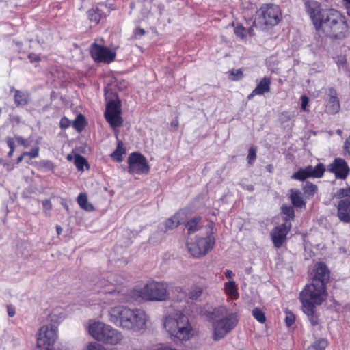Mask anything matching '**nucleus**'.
<instances>
[{
  "label": "nucleus",
  "instance_id": "obj_48",
  "mask_svg": "<svg viewBox=\"0 0 350 350\" xmlns=\"http://www.w3.org/2000/svg\"><path fill=\"white\" fill-rule=\"evenodd\" d=\"M301 109L304 111L306 110V107L308 104L309 99L306 96H302L301 97Z\"/></svg>",
  "mask_w": 350,
  "mask_h": 350
},
{
  "label": "nucleus",
  "instance_id": "obj_42",
  "mask_svg": "<svg viewBox=\"0 0 350 350\" xmlns=\"http://www.w3.org/2000/svg\"><path fill=\"white\" fill-rule=\"evenodd\" d=\"M42 203L44 211L46 215H49V212L52 208V204L51 200L49 199H45L42 201Z\"/></svg>",
  "mask_w": 350,
  "mask_h": 350
},
{
  "label": "nucleus",
  "instance_id": "obj_19",
  "mask_svg": "<svg viewBox=\"0 0 350 350\" xmlns=\"http://www.w3.org/2000/svg\"><path fill=\"white\" fill-rule=\"evenodd\" d=\"M337 215L340 221L350 222V198L341 199L337 204Z\"/></svg>",
  "mask_w": 350,
  "mask_h": 350
},
{
  "label": "nucleus",
  "instance_id": "obj_52",
  "mask_svg": "<svg viewBox=\"0 0 350 350\" xmlns=\"http://www.w3.org/2000/svg\"><path fill=\"white\" fill-rule=\"evenodd\" d=\"M145 34V31L143 29L137 28L135 31V38H138Z\"/></svg>",
  "mask_w": 350,
  "mask_h": 350
},
{
  "label": "nucleus",
  "instance_id": "obj_32",
  "mask_svg": "<svg viewBox=\"0 0 350 350\" xmlns=\"http://www.w3.org/2000/svg\"><path fill=\"white\" fill-rule=\"evenodd\" d=\"M125 153V150L123 147V143L122 141L118 142V146L116 150L111 154V157L113 160L118 162L122 161V155Z\"/></svg>",
  "mask_w": 350,
  "mask_h": 350
},
{
  "label": "nucleus",
  "instance_id": "obj_59",
  "mask_svg": "<svg viewBox=\"0 0 350 350\" xmlns=\"http://www.w3.org/2000/svg\"><path fill=\"white\" fill-rule=\"evenodd\" d=\"M25 156V155H23V153L20 157H18L17 161H16L17 164L20 163L23 161V157Z\"/></svg>",
  "mask_w": 350,
  "mask_h": 350
},
{
  "label": "nucleus",
  "instance_id": "obj_64",
  "mask_svg": "<svg viewBox=\"0 0 350 350\" xmlns=\"http://www.w3.org/2000/svg\"><path fill=\"white\" fill-rule=\"evenodd\" d=\"M347 13L350 16V4L347 5Z\"/></svg>",
  "mask_w": 350,
  "mask_h": 350
},
{
  "label": "nucleus",
  "instance_id": "obj_14",
  "mask_svg": "<svg viewBox=\"0 0 350 350\" xmlns=\"http://www.w3.org/2000/svg\"><path fill=\"white\" fill-rule=\"evenodd\" d=\"M90 53L92 58L99 62L110 63L116 57V53L109 48L94 43L91 45Z\"/></svg>",
  "mask_w": 350,
  "mask_h": 350
},
{
  "label": "nucleus",
  "instance_id": "obj_23",
  "mask_svg": "<svg viewBox=\"0 0 350 350\" xmlns=\"http://www.w3.org/2000/svg\"><path fill=\"white\" fill-rule=\"evenodd\" d=\"M184 215L183 212H178L172 217L167 219L165 221V230H172L178 227L183 221Z\"/></svg>",
  "mask_w": 350,
  "mask_h": 350
},
{
  "label": "nucleus",
  "instance_id": "obj_36",
  "mask_svg": "<svg viewBox=\"0 0 350 350\" xmlns=\"http://www.w3.org/2000/svg\"><path fill=\"white\" fill-rule=\"evenodd\" d=\"M75 165L79 171H83V167L88 165V162L83 156L77 154L75 157Z\"/></svg>",
  "mask_w": 350,
  "mask_h": 350
},
{
  "label": "nucleus",
  "instance_id": "obj_41",
  "mask_svg": "<svg viewBox=\"0 0 350 350\" xmlns=\"http://www.w3.org/2000/svg\"><path fill=\"white\" fill-rule=\"evenodd\" d=\"M314 308L315 307H312L311 314L307 312L306 310H303L304 312L308 317L310 321L313 325L318 324V318L314 315Z\"/></svg>",
  "mask_w": 350,
  "mask_h": 350
},
{
  "label": "nucleus",
  "instance_id": "obj_56",
  "mask_svg": "<svg viewBox=\"0 0 350 350\" xmlns=\"http://www.w3.org/2000/svg\"><path fill=\"white\" fill-rule=\"evenodd\" d=\"M156 350H176L174 348H172L168 346H161L159 348H157Z\"/></svg>",
  "mask_w": 350,
  "mask_h": 350
},
{
  "label": "nucleus",
  "instance_id": "obj_8",
  "mask_svg": "<svg viewBox=\"0 0 350 350\" xmlns=\"http://www.w3.org/2000/svg\"><path fill=\"white\" fill-rule=\"evenodd\" d=\"M149 318L146 312L139 308H129L124 329L139 331L146 326Z\"/></svg>",
  "mask_w": 350,
  "mask_h": 350
},
{
  "label": "nucleus",
  "instance_id": "obj_30",
  "mask_svg": "<svg viewBox=\"0 0 350 350\" xmlns=\"http://www.w3.org/2000/svg\"><path fill=\"white\" fill-rule=\"evenodd\" d=\"M234 31L236 36L241 39H244L247 34L251 36H254L253 29L252 27L247 29L239 24L235 26Z\"/></svg>",
  "mask_w": 350,
  "mask_h": 350
},
{
  "label": "nucleus",
  "instance_id": "obj_31",
  "mask_svg": "<svg viewBox=\"0 0 350 350\" xmlns=\"http://www.w3.org/2000/svg\"><path fill=\"white\" fill-rule=\"evenodd\" d=\"M28 98L27 93L19 90L15 91L14 102L18 106L25 105L28 103Z\"/></svg>",
  "mask_w": 350,
  "mask_h": 350
},
{
  "label": "nucleus",
  "instance_id": "obj_7",
  "mask_svg": "<svg viewBox=\"0 0 350 350\" xmlns=\"http://www.w3.org/2000/svg\"><path fill=\"white\" fill-rule=\"evenodd\" d=\"M282 18V12L279 6L266 5L262 6L258 11L257 22L261 25L274 26L279 23Z\"/></svg>",
  "mask_w": 350,
  "mask_h": 350
},
{
  "label": "nucleus",
  "instance_id": "obj_1",
  "mask_svg": "<svg viewBox=\"0 0 350 350\" xmlns=\"http://www.w3.org/2000/svg\"><path fill=\"white\" fill-rule=\"evenodd\" d=\"M304 5L317 30L322 31L332 38L341 39L346 36L348 25L338 12L323 9L321 5L314 0H304Z\"/></svg>",
  "mask_w": 350,
  "mask_h": 350
},
{
  "label": "nucleus",
  "instance_id": "obj_47",
  "mask_svg": "<svg viewBox=\"0 0 350 350\" xmlns=\"http://www.w3.org/2000/svg\"><path fill=\"white\" fill-rule=\"evenodd\" d=\"M70 126V121L69 120L64 117L60 120V127L62 129H67Z\"/></svg>",
  "mask_w": 350,
  "mask_h": 350
},
{
  "label": "nucleus",
  "instance_id": "obj_34",
  "mask_svg": "<svg viewBox=\"0 0 350 350\" xmlns=\"http://www.w3.org/2000/svg\"><path fill=\"white\" fill-rule=\"evenodd\" d=\"M282 213L285 215L284 220L286 221L293 220L295 217V211L293 206L288 205H283L281 207Z\"/></svg>",
  "mask_w": 350,
  "mask_h": 350
},
{
  "label": "nucleus",
  "instance_id": "obj_2",
  "mask_svg": "<svg viewBox=\"0 0 350 350\" xmlns=\"http://www.w3.org/2000/svg\"><path fill=\"white\" fill-rule=\"evenodd\" d=\"M165 330L179 340H188L193 335L188 317L180 311L170 314L164 319Z\"/></svg>",
  "mask_w": 350,
  "mask_h": 350
},
{
  "label": "nucleus",
  "instance_id": "obj_49",
  "mask_svg": "<svg viewBox=\"0 0 350 350\" xmlns=\"http://www.w3.org/2000/svg\"><path fill=\"white\" fill-rule=\"evenodd\" d=\"M15 139L22 146H23L25 147L28 146L27 141L25 139H24L23 137H22L21 136H15Z\"/></svg>",
  "mask_w": 350,
  "mask_h": 350
},
{
  "label": "nucleus",
  "instance_id": "obj_45",
  "mask_svg": "<svg viewBox=\"0 0 350 350\" xmlns=\"http://www.w3.org/2000/svg\"><path fill=\"white\" fill-rule=\"evenodd\" d=\"M295 319V318L293 313H291V312L286 313V317L285 318V322L288 327H290L291 325H292L294 323Z\"/></svg>",
  "mask_w": 350,
  "mask_h": 350
},
{
  "label": "nucleus",
  "instance_id": "obj_35",
  "mask_svg": "<svg viewBox=\"0 0 350 350\" xmlns=\"http://www.w3.org/2000/svg\"><path fill=\"white\" fill-rule=\"evenodd\" d=\"M72 125L77 131H81L85 126V117L82 114L77 115Z\"/></svg>",
  "mask_w": 350,
  "mask_h": 350
},
{
  "label": "nucleus",
  "instance_id": "obj_40",
  "mask_svg": "<svg viewBox=\"0 0 350 350\" xmlns=\"http://www.w3.org/2000/svg\"><path fill=\"white\" fill-rule=\"evenodd\" d=\"M328 345L327 340L321 338L315 342L314 347L316 350H324Z\"/></svg>",
  "mask_w": 350,
  "mask_h": 350
},
{
  "label": "nucleus",
  "instance_id": "obj_44",
  "mask_svg": "<svg viewBox=\"0 0 350 350\" xmlns=\"http://www.w3.org/2000/svg\"><path fill=\"white\" fill-rule=\"evenodd\" d=\"M256 150L253 147H251L249 149V153L247 155L248 163L250 164L252 163L253 161L256 159Z\"/></svg>",
  "mask_w": 350,
  "mask_h": 350
},
{
  "label": "nucleus",
  "instance_id": "obj_43",
  "mask_svg": "<svg viewBox=\"0 0 350 350\" xmlns=\"http://www.w3.org/2000/svg\"><path fill=\"white\" fill-rule=\"evenodd\" d=\"M85 350H105V348L100 344L91 342L87 346Z\"/></svg>",
  "mask_w": 350,
  "mask_h": 350
},
{
  "label": "nucleus",
  "instance_id": "obj_37",
  "mask_svg": "<svg viewBox=\"0 0 350 350\" xmlns=\"http://www.w3.org/2000/svg\"><path fill=\"white\" fill-rule=\"evenodd\" d=\"M242 69H232L229 72V79L232 81H238L243 77Z\"/></svg>",
  "mask_w": 350,
  "mask_h": 350
},
{
  "label": "nucleus",
  "instance_id": "obj_27",
  "mask_svg": "<svg viewBox=\"0 0 350 350\" xmlns=\"http://www.w3.org/2000/svg\"><path fill=\"white\" fill-rule=\"evenodd\" d=\"M224 291L226 295L234 299H237L239 298V293L237 291L236 283L234 280H231L224 284Z\"/></svg>",
  "mask_w": 350,
  "mask_h": 350
},
{
  "label": "nucleus",
  "instance_id": "obj_61",
  "mask_svg": "<svg viewBox=\"0 0 350 350\" xmlns=\"http://www.w3.org/2000/svg\"><path fill=\"white\" fill-rule=\"evenodd\" d=\"M56 230H57V234H60L62 231V228H61L60 226H56Z\"/></svg>",
  "mask_w": 350,
  "mask_h": 350
},
{
  "label": "nucleus",
  "instance_id": "obj_53",
  "mask_svg": "<svg viewBox=\"0 0 350 350\" xmlns=\"http://www.w3.org/2000/svg\"><path fill=\"white\" fill-rule=\"evenodd\" d=\"M346 63H347V60L345 57H340L338 61H337V64L338 65L339 67H342V68H345L346 66Z\"/></svg>",
  "mask_w": 350,
  "mask_h": 350
},
{
  "label": "nucleus",
  "instance_id": "obj_4",
  "mask_svg": "<svg viewBox=\"0 0 350 350\" xmlns=\"http://www.w3.org/2000/svg\"><path fill=\"white\" fill-rule=\"evenodd\" d=\"M131 296L136 299L144 301H164L168 299L167 284L165 282L150 281L135 286Z\"/></svg>",
  "mask_w": 350,
  "mask_h": 350
},
{
  "label": "nucleus",
  "instance_id": "obj_12",
  "mask_svg": "<svg viewBox=\"0 0 350 350\" xmlns=\"http://www.w3.org/2000/svg\"><path fill=\"white\" fill-rule=\"evenodd\" d=\"M325 168L323 163H318L315 167L308 165L304 168H301L297 172L291 176L292 179L304 181L308 178H320L324 172Z\"/></svg>",
  "mask_w": 350,
  "mask_h": 350
},
{
  "label": "nucleus",
  "instance_id": "obj_28",
  "mask_svg": "<svg viewBox=\"0 0 350 350\" xmlns=\"http://www.w3.org/2000/svg\"><path fill=\"white\" fill-rule=\"evenodd\" d=\"M77 203L79 206L86 211H92L94 210L93 205L88 202L87 194L85 193H80L77 197Z\"/></svg>",
  "mask_w": 350,
  "mask_h": 350
},
{
  "label": "nucleus",
  "instance_id": "obj_15",
  "mask_svg": "<svg viewBox=\"0 0 350 350\" xmlns=\"http://www.w3.org/2000/svg\"><path fill=\"white\" fill-rule=\"evenodd\" d=\"M291 228V225L286 224H281L275 227L271 233V237L274 244L277 248H280L284 243L286 239V235Z\"/></svg>",
  "mask_w": 350,
  "mask_h": 350
},
{
  "label": "nucleus",
  "instance_id": "obj_58",
  "mask_svg": "<svg viewBox=\"0 0 350 350\" xmlns=\"http://www.w3.org/2000/svg\"><path fill=\"white\" fill-rule=\"evenodd\" d=\"M6 166V169L8 171H11L14 169V166L13 165H11V164H6L5 165Z\"/></svg>",
  "mask_w": 350,
  "mask_h": 350
},
{
  "label": "nucleus",
  "instance_id": "obj_18",
  "mask_svg": "<svg viewBox=\"0 0 350 350\" xmlns=\"http://www.w3.org/2000/svg\"><path fill=\"white\" fill-rule=\"evenodd\" d=\"M314 275L312 278V282L317 283L318 281L325 286V284L329 278V271L327 269V266L323 262H318L314 266Z\"/></svg>",
  "mask_w": 350,
  "mask_h": 350
},
{
  "label": "nucleus",
  "instance_id": "obj_13",
  "mask_svg": "<svg viewBox=\"0 0 350 350\" xmlns=\"http://www.w3.org/2000/svg\"><path fill=\"white\" fill-rule=\"evenodd\" d=\"M129 308L123 305L111 307L108 310L109 321L115 325L124 329Z\"/></svg>",
  "mask_w": 350,
  "mask_h": 350
},
{
  "label": "nucleus",
  "instance_id": "obj_17",
  "mask_svg": "<svg viewBox=\"0 0 350 350\" xmlns=\"http://www.w3.org/2000/svg\"><path fill=\"white\" fill-rule=\"evenodd\" d=\"M110 327V325L102 322H94L89 325L88 332L94 339L103 342Z\"/></svg>",
  "mask_w": 350,
  "mask_h": 350
},
{
  "label": "nucleus",
  "instance_id": "obj_9",
  "mask_svg": "<svg viewBox=\"0 0 350 350\" xmlns=\"http://www.w3.org/2000/svg\"><path fill=\"white\" fill-rule=\"evenodd\" d=\"M57 339V329L53 325L40 327L37 338V346L44 350H51Z\"/></svg>",
  "mask_w": 350,
  "mask_h": 350
},
{
  "label": "nucleus",
  "instance_id": "obj_50",
  "mask_svg": "<svg viewBox=\"0 0 350 350\" xmlns=\"http://www.w3.org/2000/svg\"><path fill=\"white\" fill-rule=\"evenodd\" d=\"M28 57L31 62H39L40 60V56L34 53L29 54Z\"/></svg>",
  "mask_w": 350,
  "mask_h": 350
},
{
  "label": "nucleus",
  "instance_id": "obj_29",
  "mask_svg": "<svg viewBox=\"0 0 350 350\" xmlns=\"http://www.w3.org/2000/svg\"><path fill=\"white\" fill-rule=\"evenodd\" d=\"M200 221V217H196L187 223L186 228L189 234L195 233L201 228Z\"/></svg>",
  "mask_w": 350,
  "mask_h": 350
},
{
  "label": "nucleus",
  "instance_id": "obj_16",
  "mask_svg": "<svg viewBox=\"0 0 350 350\" xmlns=\"http://www.w3.org/2000/svg\"><path fill=\"white\" fill-rule=\"evenodd\" d=\"M329 170L334 173L336 178L345 179L349 172V168L344 159L336 158L329 165Z\"/></svg>",
  "mask_w": 350,
  "mask_h": 350
},
{
  "label": "nucleus",
  "instance_id": "obj_20",
  "mask_svg": "<svg viewBox=\"0 0 350 350\" xmlns=\"http://www.w3.org/2000/svg\"><path fill=\"white\" fill-rule=\"evenodd\" d=\"M340 103L336 97V92L334 89H329L326 111L332 114L336 113L340 110Z\"/></svg>",
  "mask_w": 350,
  "mask_h": 350
},
{
  "label": "nucleus",
  "instance_id": "obj_25",
  "mask_svg": "<svg viewBox=\"0 0 350 350\" xmlns=\"http://www.w3.org/2000/svg\"><path fill=\"white\" fill-rule=\"evenodd\" d=\"M270 85L271 79L267 77H263L254 89V94L262 95L265 93L269 92L270 91Z\"/></svg>",
  "mask_w": 350,
  "mask_h": 350
},
{
  "label": "nucleus",
  "instance_id": "obj_33",
  "mask_svg": "<svg viewBox=\"0 0 350 350\" xmlns=\"http://www.w3.org/2000/svg\"><path fill=\"white\" fill-rule=\"evenodd\" d=\"M302 189L306 198L312 197L317 191V185L310 182H307Z\"/></svg>",
  "mask_w": 350,
  "mask_h": 350
},
{
  "label": "nucleus",
  "instance_id": "obj_10",
  "mask_svg": "<svg viewBox=\"0 0 350 350\" xmlns=\"http://www.w3.org/2000/svg\"><path fill=\"white\" fill-rule=\"evenodd\" d=\"M129 172L132 174H148L150 170L146 157L140 153L133 152L128 158Z\"/></svg>",
  "mask_w": 350,
  "mask_h": 350
},
{
  "label": "nucleus",
  "instance_id": "obj_38",
  "mask_svg": "<svg viewBox=\"0 0 350 350\" xmlns=\"http://www.w3.org/2000/svg\"><path fill=\"white\" fill-rule=\"evenodd\" d=\"M253 317L260 323H263L266 321V317L262 310L258 308H255L252 312Z\"/></svg>",
  "mask_w": 350,
  "mask_h": 350
},
{
  "label": "nucleus",
  "instance_id": "obj_21",
  "mask_svg": "<svg viewBox=\"0 0 350 350\" xmlns=\"http://www.w3.org/2000/svg\"><path fill=\"white\" fill-rule=\"evenodd\" d=\"M122 339L123 336L122 333L111 326L108 332L105 334L103 342L115 345L120 344Z\"/></svg>",
  "mask_w": 350,
  "mask_h": 350
},
{
  "label": "nucleus",
  "instance_id": "obj_63",
  "mask_svg": "<svg viewBox=\"0 0 350 350\" xmlns=\"http://www.w3.org/2000/svg\"><path fill=\"white\" fill-rule=\"evenodd\" d=\"M45 165L49 167H52L53 166V163L50 161H47Z\"/></svg>",
  "mask_w": 350,
  "mask_h": 350
},
{
  "label": "nucleus",
  "instance_id": "obj_3",
  "mask_svg": "<svg viewBox=\"0 0 350 350\" xmlns=\"http://www.w3.org/2000/svg\"><path fill=\"white\" fill-rule=\"evenodd\" d=\"M213 315L215 320L213 322V338L218 340L224 338L231 332L238 323V316L236 313H229L224 306H220L214 309Z\"/></svg>",
  "mask_w": 350,
  "mask_h": 350
},
{
  "label": "nucleus",
  "instance_id": "obj_5",
  "mask_svg": "<svg viewBox=\"0 0 350 350\" xmlns=\"http://www.w3.org/2000/svg\"><path fill=\"white\" fill-rule=\"evenodd\" d=\"M303 310L311 314L312 307L321 305L327 298L325 286L321 282H312L301 291L299 295Z\"/></svg>",
  "mask_w": 350,
  "mask_h": 350
},
{
  "label": "nucleus",
  "instance_id": "obj_11",
  "mask_svg": "<svg viewBox=\"0 0 350 350\" xmlns=\"http://www.w3.org/2000/svg\"><path fill=\"white\" fill-rule=\"evenodd\" d=\"M105 117L113 129L120 126L123 120L120 116V103L113 100L109 101L106 106Z\"/></svg>",
  "mask_w": 350,
  "mask_h": 350
},
{
  "label": "nucleus",
  "instance_id": "obj_39",
  "mask_svg": "<svg viewBox=\"0 0 350 350\" xmlns=\"http://www.w3.org/2000/svg\"><path fill=\"white\" fill-rule=\"evenodd\" d=\"M334 197L340 200L344 199V197H350V187L339 189L334 194Z\"/></svg>",
  "mask_w": 350,
  "mask_h": 350
},
{
  "label": "nucleus",
  "instance_id": "obj_24",
  "mask_svg": "<svg viewBox=\"0 0 350 350\" xmlns=\"http://www.w3.org/2000/svg\"><path fill=\"white\" fill-rule=\"evenodd\" d=\"M289 192V198L293 206L296 208L305 206L306 202L302 197V193L299 189H290Z\"/></svg>",
  "mask_w": 350,
  "mask_h": 350
},
{
  "label": "nucleus",
  "instance_id": "obj_54",
  "mask_svg": "<svg viewBox=\"0 0 350 350\" xmlns=\"http://www.w3.org/2000/svg\"><path fill=\"white\" fill-rule=\"evenodd\" d=\"M345 149L350 154V136L345 141Z\"/></svg>",
  "mask_w": 350,
  "mask_h": 350
},
{
  "label": "nucleus",
  "instance_id": "obj_26",
  "mask_svg": "<svg viewBox=\"0 0 350 350\" xmlns=\"http://www.w3.org/2000/svg\"><path fill=\"white\" fill-rule=\"evenodd\" d=\"M204 292L202 286L197 284L192 285L187 293V297L189 299L193 301H200V297Z\"/></svg>",
  "mask_w": 350,
  "mask_h": 350
},
{
  "label": "nucleus",
  "instance_id": "obj_62",
  "mask_svg": "<svg viewBox=\"0 0 350 350\" xmlns=\"http://www.w3.org/2000/svg\"><path fill=\"white\" fill-rule=\"evenodd\" d=\"M14 150H10V151H9V152H8V156L9 157H12V155H13V154H14Z\"/></svg>",
  "mask_w": 350,
  "mask_h": 350
},
{
  "label": "nucleus",
  "instance_id": "obj_6",
  "mask_svg": "<svg viewBox=\"0 0 350 350\" xmlns=\"http://www.w3.org/2000/svg\"><path fill=\"white\" fill-rule=\"evenodd\" d=\"M215 238L211 234L205 237H196L195 239H190L187 243V247L190 254L196 258L206 256L213 249Z\"/></svg>",
  "mask_w": 350,
  "mask_h": 350
},
{
  "label": "nucleus",
  "instance_id": "obj_46",
  "mask_svg": "<svg viewBox=\"0 0 350 350\" xmlns=\"http://www.w3.org/2000/svg\"><path fill=\"white\" fill-rule=\"evenodd\" d=\"M39 154V148H36L32 149L30 152H24L23 155H29L31 158H36Z\"/></svg>",
  "mask_w": 350,
  "mask_h": 350
},
{
  "label": "nucleus",
  "instance_id": "obj_57",
  "mask_svg": "<svg viewBox=\"0 0 350 350\" xmlns=\"http://www.w3.org/2000/svg\"><path fill=\"white\" fill-rule=\"evenodd\" d=\"M225 275L227 278L228 279H232L234 274L232 273V271L231 270H227L226 272H225Z\"/></svg>",
  "mask_w": 350,
  "mask_h": 350
},
{
  "label": "nucleus",
  "instance_id": "obj_22",
  "mask_svg": "<svg viewBox=\"0 0 350 350\" xmlns=\"http://www.w3.org/2000/svg\"><path fill=\"white\" fill-rule=\"evenodd\" d=\"M107 9V7L104 5H100V7L93 8L88 10V16L91 22H94L95 24H98L103 16H105L106 14L104 12V10Z\"/></svg>",
  "mask_w": 350,
  "mask_h": 350
},
{
  "label": "nucleus",
  "instance_id": "obj_55",
  "mask_svg": "<svg viewBox=\"0 0 350 350\" xmlns=\"http://www.w3.org/2000/svg\"><path fill=\"white\" fill-rule=\"evenodd\" d=\"M8 316L10 317H14L15 314L14 309L13 308H12L11 306H8Z\"/></svg>",
  "mask_w": 350,
  "mask_h": 350
},
{
  "label": "nucleus",
  "instance_id": "obj_51",
  "mask_svg": "<svg viewBox=\"0 0 350 350\" xmlns=\"http://www.w3.org/2000/svg\"><path fill=\"white\" fill-rule=\"evenodd\" d=\"M6 142H7V144L9 146L10 149L12 150H14L15 144H14V139L11 137H8L6 139Z\"/></svg>",
  "mask_w": 350,
  "mask_h": 350
},
{
  "label": "nucleus",
  "instance_id": "obj_60",
  "mask_svg": "<svg viewBox=\"0 0 350 350\" xmlns=\"http://www.w3.org/2000/svg\"><path fill=\"white\" fill-rule=\"evenodd\" d=\"M259 95L258 94H254V90L252 92V93L247 96L249 100L252 99L254 96Z\"/></svg>",
  "mask_w": 350,
  "mask_h": 350
}]
</instances>
